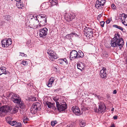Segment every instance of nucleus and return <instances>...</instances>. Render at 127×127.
<instances>
[{"label": "nucleus", "instance_id": "12", "mask_svg": "<svg viewBox=\"0 0 127 127\" xmlns=\"http://www.w3.org/2000/svg\"><path fill=\"white\" fill-rule=\"evenodd\" d=\"M105 0H97L95 4V7L99 9L103 6L105 3Z\"/></svg>", "mask_w": 127, "mask_h": 127}, {"label": "nucleus", "instance_id": "1", "mask_svg": "<svg viewBox=\"0 0 127 127\" xmlns=\"http://www.w3.org/2000/svg\"><path fill=\"white\" fill-rule=\"evenodd\" d=\"M124 44L123 39L120 37L118 33L115 35L114 37L112 39L111 41V46L114 47H119L120 49L123 47Z\"/></svg>", "mask_w": 127, "mask_h": 127}, {"label": "nucleus", "instance_id": "35", "mask_svg": "<svg viewBox=\"0 0 127 127\" xmlns=\"http://www.w3.org/2000/svg\"><path fill=\"white\" fill-rule=\"evenodd\" d=\"M47 5V4H46L45 3H43L42 4L41 6V7L43 8V7L44 8V9H47L48 8V6H46Z\"/></svg>", "mask_w": 127, "mask_h": 127}, {"label": "nucleus", "instance_id": "27", "mask_svg": "<svg viewBox=\"0 0 127 127\" xmlns=\"http://www.w3.org/2000/svg\"><path fill=\"white\" fill-rule=\"evenodd\" d=\"M9 118H8L7 119H6L7 122L8 123L11 125L12 126H14L15 124L16 123V122L14 121H11L8 120Z\"/></svg>", "mask_w": 127, "mask_h": 127}, {"label": "nucleus", "instance_id": "55", "mask_svg": "<svg viewBox=\"0 0 127 127\" xmlns=\"http://www.w3.org/2000/svg\"><path fill=\"white\" fill-rule=\"evenodd\" d=\"M47 3V4H48V3Z\"/></svg>", "mask_w": 127, "mask_h": 127}, {"label": "nucleus", "instance_id": "13", "mask_svg": "<svg viewBox=\"0 0 127 127\" xmlns=\"http://www.w3.org/2000/svg\"><path fill=\"white\" fill-rule=\"evenodd\" d=\"M49 55L50 59L52 61H54L55 59H57V57L55 54L54 52L52 50H50L47 52Z\"/></svg>", "mask_w": 127, "mask_h": 127}, {"label": "nucleus", "instance_id": "47", "mask_svg": "<svg viewBox=\"0 0 127 127\" xmlns=\"http://www.w3.org/2000/svg\"><path fill=\"white\" fill-rule=\"evenodd\" d=\"M102 15L101 14H100L97 17V19H99L100 18V17L102 16Z\"/></svg>", "mask_w": 127, "mask_h": 127}, {"label": "nucleus", "instance_id": "21", "mask_svg": "<svg viewBox=\"0 0 127 127\" xmlns=\"http://www.w3.org/2000/svg\"><path fill=\"white\" fill-rule=\"evenodd\" d=\"M77 68L81 70L84 69L85 67L84 64L81 62L78 63L77 64Z\"/></svg>", "mask_w": 127, "mask_h": 127}, {"label": "nucleus", "instance_id": "41", "mask_svg": "<svg viewBox=\"0 0 127 127\" xmlns=\"http://www.w3.org/2000/svg\"><path fill=\"white\" fill-rule=\"evenodd\" d=\"M53 99L56 102V106L57 105V102H59L57 101L58 100V98H57V97H54L53 98Z\"/></svg>", "mask_w": 127, "mask_h": 127}, {"label": "nucleus", "instance_id": "52", "mask_svg": "<svg viewBox=\"0 0 127 127\" xmlns=\"http://www.w3.org/2000/svg\"><path fill=\"white\" fill-rule=\"evenodd\" d=\"M114 108H112L111 110L113 112L114 111Z\"/></svg>", "mask_w": 127, "mask_h": 127}, {"label": "nucleus", "instance_id": "39", "mask_svg": "<svg viewBox=\"0 0 127 127\" xmlns=\"http://www.w3.org/2000/svg\"><path fill=\"white\" fill-rule=\"evenodd\" d=\"M63 59H61L59 60V63L62 64H63L64 63Z\"/></svg>", "mask_w": 127, "mask_h": 127}, {"label": "nucleus", "instance_id": "28", "mask_svg": "<svg viewBox=\"0 0 127 127\" xmlns=\"http://www.w3.org/2000/svg\"><path fill=\"white\" fill-rule=\"evenodd\" d=\"M51 3V6L55 5L57 4L58 2L57 0H49Z\"/></svg>", "mask_w": 127, "mask_h": 127}, {"label": "nucleus", "instance_id": "17", "mask_svg": "<svg viewBox=\"0 0 127 127\" xmlns=\"http://www.w3.org/2000/svg\"><path fill=\"white\" fill-rule=\"evenodd\" d=\"M77 52L76 50H73L70 53V58L73 59L77 58Z\"/></svg>", "mask_w": 127, "mask_h": 127}, {"label": "nucleus", "instance_id": "32", "mask_svg": "<svg viewBox=\"0 0 127 127\" xmlns=\"http://www.w3.org/2000/svg\"><path fill=\"white\" fill-rule=\"evenodd\" d=\"M17 6L19 9H22L23 6V5L20 3H16Z\"/></svg>", "mask_w": 127, "mask_h": 127}, {"label": "nucleus", "instance_id": "49", "mask_svg": "<svg viewBox=\"0 0 127 127\" xmlns=\"http://www.w3.org/2000/svg\"><path fill=\"white\" fill-rule=\"evenodd\" d=\"M117 93V91L116 90H114L113 92V94H115Z\"/></svg>", "mask_w": 127, "mask_h": 127}, {"label": "nucleus", "instance_id": "7", "mask_svg": "<svg viewBox=\"0 0 127 127\" xmlns=\"http://www.w3.org/2000/svg\"><path fill=\"white\" fill-rule=\"evenodd\" d=\"M36 19H38L40 20V22L43 25L46 24L47 22V17L46 15L44 14H40L35 16Z\"/></svg>", "mask_w": 127, "mask_h": 127}, {"label": "nucleus", "instance_id": "25", "mask_svg": "<svg viewBox=\"0 0 127 127\" xmlns=\"http://www.w3.org/2000/svg\"><path fill=\"white\" fill-rule=\"evenodd\" d=\"M19 107L17 106H14L12 107L11 110L13 113L15 114L17 113L19 110Z\"/></svg>", "mask_w": 127, "mask_h": 127}, {"label": "nucleus", "instance_id": "50", "mask_svg": "<svg viewBox=\"0 0 127 127\" xmlns=\"http://www.w3.org/2000/svg\"><path fill=\"white\" fill-rule=\"evenodd\" d=\"M32 101H34V100H35L36 99V98L35 97H33L32 98Z\"/></svg>", "mask_w": 127, "mask_h": 127}, {"label": "nucleus", "instance_id": "51", "mask_svg": "<svg viewBox=\"0 0 127 127\" xmlns=\"http://www.w3.org/2000/svg\"><path fill=\"white\" fill-rule=\"evenodd\" d=\"M55 68L56 69H57V65L56 64H55Z\"/></svg>", "mask_w": 127, "mask_h": 127}, {"label": "nucleus", "instance_id": "43", "mask_svg": "<svg viewBox=\"0 0 127 127\" xmlns=\"http://www.w3.org/2000/svg\"><path fill=\"white\" fill-rule=\"evenodd\" d=\"M20 55H21V56L23 57H26L27 56V55L26 54H25L24 53H20Z\"/></svg>", "mask_w": 127, "mask_h": 127}, {"label": "nucleus", "instance_id": "3", "mask_svg": "<svg viewBox=\"0 0 127 127\" xmlns=\"http://www.w3.org/2000/svg\"><path fill=\"white\" fill-rule=\"evenodd\" d=\"M10 95H12L11 100L14 103L19 104L21 102V99L19 95L15 94H10L9 95V96Z\"/></svg>", "mask_w": 127, "mask_h": 127}, {"label": "nucleus", "instance_id": "8", "mask_svg": "<svg viewBox=\"0 0 127 127\" xmlns=\"http://www.w3.org/2000/svg\"><path fill=\"white\" fill-rule=\"evenodd\" d=\"M1 44L3 47H8L12 43V41L11 38L8 39H5L2 40L1 41Z\"/></svg>", "mask_w": 127, "mask_h": 127}, {"label": "nucleus", "instance_id": "2", "mask_svg": "<svg viewBox=\"0 0 127 127\" xmlns=\"http://www.w3.org/2000/svg\"><path fill=\"white\" fill-rule=\"evenodd\" d=\"M106 108L105 104L101 102L99 103L98 109L96 108L94 109L95 112L98 113H104L106 111Z\"/></svg>", "mask_w": 127, "mask_h": 127}, {"label": "nucleus", "instance_id": "6", "mask_svg": "<svg viewBox=\"0 0 127 127\" xmlns=\"http://www.w3.org/2000/svg\"><path fill=\"white\" fill-rule=\"evenodd\" d=\"M56 107L58 110L60 112L64 111L67 108V105L65 102L60 104L59 102H57Z\"/></svg>", "mask_w": 127, "mask_h": 127}, {"label": "nucleus", "instance_id": "44", "mask_svg": "<svg viewBox=\"0 0 127 127\" xmlns=\"http://www.w3.org/2000/svg\"><path fill=\"white\" fill-rule=\"evenodd\" d=\"M31 41L30 40H28L27 41L26 43V45L27 46H29V45Z\"/></svg>", "mask_w": 127, "mask_h": 127}, {"label": "nucleus", "instance_id": "24", "mask_svg": "<svg viewBox=\"0 0 127 127\" xmlns=\"http://www.w3.org/2000/svg\"><path fill=\"white\" fill-rule=\"evenodd\" d=\"M7 74L5 68L4 67H1L0 68V76L2 74Z\"/></svg>", "mask_w": 127, "mask_h": 127}, {"label": "nucleus", "instance_id": "46", "mask_svg": "<svg viewBox=\"0 0 127 127\" xmlns=\"http://www.w3.org/2000/svg\"><path fill=\"white\" fill-rule=\"evenodd\" d=\"M111 7L113 9H115L116 6H115V5L114 4H112Z\"/></svg>", "mask_w": 127, "mask_h": 127}, {"label": "nucleus", "instance_id": "23", "mask_svg": "<svg viewBox=\"0 0 127 127\" xmlns=\"http://www.w3.org/2000/svg\"><path fill=\"white\" fill-rule=\"evenodd\" d=\"M77 54V58H82L84 56L83 53L81 50L79 51Z\"/></svg>", "mask_w": 127, "mask_h": 127}, {"label": "nucleus", "instance_id": "48", "mask_svg": "<svg viewBox=\"0 0 127 127\" xmlns=\"http://www.w3.org/2000/svg\"><path fill=\"white\" fill-rule=\"evenodd\" d=\"M113 119L114 120L117 119V116H115L113 117Z\"/></svg>", "mask_w": 127, "mask_h": 127}, {"label": "nucleus", "instance_id": "14", "mask_svg": "<svg viewBox=\"0 0 127 127\" xmlns=\"http://www.w3.org/2000/svg\"><path fill=\"white\" fill-rule=\"evenodd\" d=\"M72 109L74 113L77 115H80L82 113L79 108L77 107L73 106L72 107Z\"/></svg>", "mask_w": 127, "mask_h": 127}, {"label": "nucleus", "instance_id": "33", "mask_svg": "<svg viewBox=\"0 0 127 127\" xmlns=\"http://www.w3.org/2000/svg\"><path fill=\"white\" fill-rule=\"evenodd\" d=\"M29 118L26 117H24L23 119V121L24 123L26 124L27 123V121H29Z\"/></svg>", "mask_w": 127, "mask_h": 127}, {"label": "nucleus", "instance_id": "18", "mask_svg": "<svg viewBox=\"0 0 127 127\" xmlns=\"http://www.w3.org/2000/svg\"><path fill=\"white\" fill-rule=\"evenodd\" d=\"M75 16L74 13H72L68 15L67 16L65 17V19L66 20L68 21H71L72 20L75 18Z\"/></svg>", "mask_w": 127, "mask_h": 127}, {"label": "nucleus", "instance_id": "29", "mask_svg": "<svg viewBox=\"0 0 127 127\" xmlns=\"http://www.w3.org/2000/svg\"><path fill=\"white\" fill-rule=\"evenodd\" d=\"M79 122V125L81 127H83L85 126V123L82 120H80Z\"/></svg>", "mask_w": 127, "mask_h": 127}, {"label": "nucleus", "instance_id": "5", "mask_svg": "<svg viewBox=\"0 0 127 127\" xmlns=\"http://www.w3.org/2000/svg\"><path fill=\"white\" fill-rule=\"evenodd\" d=\"M93 30L88 27H86L84 29V32L85 33V35L89 38H92L93 35Z\"/></svg>", "mask_w": 127, "mask_h": 127}, {"label": "nucleus", "instance_id": "20", "mask_svg": "<svg viewBox=\"0 0 127 127\" xmlns=\"http://www.w3.org/2000/svg\"><path fill=\"white\" fill-rule=\"evenodd\" d=\"M46 104L47 105L48 107L49 108H52L54 110L56 109L55 106V103H51L50 102L47 101L46 102Z\"/></svg>", "mask_w": 127, "mask_h": 127}, {"label": "nucleus", "instance_id": "26", "mask_svg": "<svg viewBox=\"0 0 127 127\" xmlns=\"http://www.w3.org/2000/svg\"><path fill=\"white\" fill-rule=\"evenodd\" d=\"M76 34L75 33H72L66 35L65 37L66 38L68 39L69 40H70L73 37V35H74L75 36H76Z\"/></svg>", "mask_w": 127, "mask_h": 127}, {"label": "nucleus", "instance_id": "38", "mask_svg": "<svg viewBox=\"0 0 127 127\" xmlns=\"http://www.w3.org/2000/svg\"><path fill=\"white\" fill-rule=\"evenodd\" d=\"M42 25H41V24H40L39 23H38V24L37 27L36 28L39 29L42 26L44 25H43L42 24Z\"/></svg>", "mask_w": 127, "mask_h": 127}, {"label": "nucleus", "instance_id": "4", "mask_svg": "<svg viewBox=\"0 0 127 127\" xmlns=\"http://www.w3.org/2000/svg\"><path fill=\"white\" fill-rule=\"evenodd\" d=\"M41 109L40 103L39 102H36L33 104L31 110L32 112H33L34 113H35L37 111H40Z\"/></svg>", "mask_w": 127, "mask_h": 127}, {"label": "nucleus", "instance_id": "22", "mask_svg": "<svg viewBox=\"0 0 127 127\" xmlns=\"http://www.w3.org/2000/svg\"><path fill=\"white\" fill-rule=\"evenodd\" d=\"M54 81L53 77H51L47 82V85L49 87H50L52 86L53 83Z\"/></svg>", "mask_w": 127, "mask_h": 127}, {"label": "nucleus", "instance_id": "54", "mask_svg": "<svg viewBox=\"0 0 127 127\" xmlns=\"http://www.w3.org/2000/svg\"><path fill=\"white\" fill-rule=\"evenodd\" d=\"M111 127H115L114 125H112L111 126Z\"/></svg>", "mask_w": 127, "mask_h": 127}, {"label": "nucleus", "instance_id": "42", "mask_svg": "<svg viewBox=\"0 0 127 127\" xmlns=\"http://www.w3.org/2000/svg\"><path fill=\"white\" fill-rule=\"evenodd\" d=\"M100 25L102 27H103L104 26V25L105 23V22L104 21H101L100 22Z\"/></svg>", "mask_w": 127, "mask_h": 127}, {"label": "nucleus", "instance_id": "11", "mask_svg": "<svg viewBox=\"0 0 127 127\" xmlns=\"http://www.w3.org/2000/svg\"><path fill=\"white\" fill-rule=\"evenodd\" d=\"M119 19L123 24L127 26V14L124 13H122Z\"/></svg>", "mask_w": 127, "mask_h": 127}, {"label": "nucleus", "instance_id": "45", "mask_svg": "<svg viewBox=\"0 0 127 127\" xmlns=\"http://www.w3.org/2000/svg\"><path fill=\"white\" fill-rule=\"evenodd\" d=\"M63 59L64 60V62H65L66 64H68V62L67 59L65 58H64Z\"/></svg>", "mask_w": 127, "mask_h": 127}, {"label": "nucleus", "instance_id": "19", "mask_svg": "<svg viewBox=\"0 0 127 127\" xmlns=\"http://www.w3.org/2000/svg\"><path fill=\"white\" fill-rule=\"evenodd\" d=\"M19 104L20 108L19 110L20 112V113L21 114H23L24 112L25 107V105L22 101H21L20 103Z\"/></svg>", "mask_w": 127, "mask_h": 127}, {"label": "nucleus", "instance_id": "30", "mask_svg": "<svg viewBox=\"0 0 127 127\" xmlns=\"http://www.w3.org/2000/svg\"><path fill=\"white\" fill-rule=\"evenodd\" d=\"M3 17L7 21H10L11 20V16L9 15H5Z\"/></svg>", "mask_w": 127, "mask_h": 127}, {"label": "nucleus", "instance_id": "10", "mask_svg": "<svg viewBox=\"0 0 127 127\" xmlns=\"http://www.w3.org/2000/svg\"><path fill=\"white\" fill-rule=\"evenodd\" d=\"M48 30L46 28L39 29V36L40 37L44 38L47 34Z\"/></svg>", "mask_w": 127, "mask_h": 127}, {"label": "nucleus", "instance_id": "16", "mask_svg": "<svg viewBox=\"0 0 127 127\" xmlns=\"http://www.w3.org/2000/svg\"><path fill=\"white\" fill-rule=\"evenodd\" d=\"M31 19L33 20V21L32 23V27H33V28H36V27L39 22V20L38 19H36V18H35L34 17L32 18Z\"/></svg>", "mask_w": 127, "mask_h": 127}, {"label": "nucleus", "instance_id": "36", "mask_svg": "<svg viewBox=\"0 0 127 127\" xmlns=\"http://www.w3.org/2000/svg\"><path fill=\"white\" fill-rule=\"evenodd\" d=\"M57 121H52L51 122V125L53 127L54 126L55 124L57 123Z\"/></svg>", "mask_w": 127, "mask_h": 127}, {"label": "nucleus", "instance_id": "37", "mask_svg": "<svg viewBox=\"0 0 127 127\" xmlns=\"http://www.w3.org/2000/svg\"><path fill=\"white\" fill-rule=\"evenodd\" d=\"M112 20L111 18L108 19L106 21V22L107 24H109L110 23Z\"/></svg>", "mask_w": 127, "mask_h": 127}, {"label": "nucleus", "instance_id": "34", "mask_svg": "<svg viewBox=\"0 0 127 127\" xmlns=\"http://www.w3.org/2000/svg\"><path fill=\"white\" fill-rule=\"evenodd\" d=\"M22 126L21 123L18 122H16V123L15 124L14 126L15 127H20Z\"/></svg>", "mask_w": 127, "mask_h": 127}, {"label": "nucleus", "instance_id": "53", "mask_svg": "<svg viewBox=\"0 0 127 127\" xmlns=\"http://www.w3.org/2000/svg\"><path fill=\"white\" fill-rule=\"evenodd\" d=\"M16 1H21V0H15Z\"/></svg>", "mask_w": 127, "mask_h": 127}, {"label": "nucleus", "instance_id": "15", "mask_svg": "<svg viewBox=\"0 0 127 127\" xmlns=\"http://www.w3.org/2000/svg\"><path fill=\"white\" fill-rule=\"evenodd\" d=\"M106 69L103 68L100 71V76L102 78H105L106 76Z\"/></svg>", "mask_w": 127, "mask_h": 127}, {"label": "nucleus", "instance_id": "40", "mask_svg": "<svg viewBox=\"0 0 127 127\" xmlns=\"http://www.w3.org/2000/svg\"><path fill=\"white\" fill-rule=\"evenodd\" d=\"M22 63L24 65H27L28 63L27 61H23Z\"/></svg>", "mask_w": 127, "mask_h": 127}, {"label": "nucleus", "instance_id": "31", "mask_svg": "<svg viewBox=\"0 0 127 127\" xmlns=\"http://www.w3.org/2000/svg\"><path fill=\"white\" fill-rule=\"evenodd\" d=\"M113 27H114L116 28L121 30L122 31L123 30V28L120 26H118L116 25H113Z\"/></svg>", "mask_w": 127, "mask_h": 127}, {"label": "nucleus", "instance_id": "9", "mask_svg": "<svg viewBox=\"0 0 127 127\" xmlns=\"http://www.w3.org/2000/svg\"><path fill=\"white\" fill-rule=\"evenodd\" d=\"M10 110V108L8 106H2L0 108V115H4Z\"/></svg>", "mask_w": 127, "mask_h": 127}]
</instances>
